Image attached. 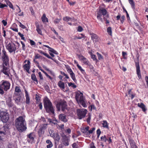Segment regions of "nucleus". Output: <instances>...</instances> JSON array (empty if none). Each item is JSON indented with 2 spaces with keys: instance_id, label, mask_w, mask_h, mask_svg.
Returning a JSON list of instances; mask_svg holds the SVG:
<instances>
[{
  "instance_id": "obj_1",
  "label": "nucleus",
  "mask_w": 148,
  "mask_h": 148,
  "mask_svg": "<svg viewBox=\"0 0 148 148\" xmlns=\"http://www.w3.org/2000/svg\"><path fill=\"white\" fill-rule=\"evenodd\" d=\"M15 125L17 130L20 132H22L27 129L25 119L22 116H19L16 119Z\"/></svg>"
},
{
  "instance_id": "obj_2",
  "label": "nucleus",
  "mask_w": 148,
  "mask_h": 148,
  "mask_svg": "<svg viewBox=\"0 0 148 148\" xmlns=\"http://www.w3.org/2000/svg\"><path fill=\"white\" fill-rule=\"evenodd\" d=\"M43 101L44 108L46 112L49 113L53 114L54 113V109L49 99L47 97H45Z\"/></svg>"
},
{
  "instance_id": "obj_3",
  "label": "nucleus",
  "mask_w": 148,
  "mask_h": 148,
  "mask_svg": "<svg viewBox=\"0 0 148 148\" xmlns=\"http://www.w3.org/2000/svg\"><path fill=\"white\" fill-rule=\"evenodd\" d=\"M75 99L78 103H80L84 107H86L87 106L86 103L85 99L83 96V94L80 91L77 92L75 97Z\"/></svg>"
},
{
  "instance_id": "obj_4",
  "label": "nucleus",
  "mask_w": 148,
  "mask_h": 148,
  "mask_svg": "<svg viewBox=\"0 0 148 148\" xmlns=\"http://www.w3.org/2000/svg\"><path fill=\"white\" fill-rule=\"evenodd\" d=\"M10 84L8 81H3L0 83V94L3 95L4 93V90L7 91L9 89L10 86Z\"/></svg>"
},
{
  "instance_id": "obj_5",
  "label": "nucleus",
  "mask_w": 148,
  "mask_h": 148,
  "mask_svg": "<svg viewBox=\"0 0 148 148\" xmlns=\"http://www.w3.org/2000/svg\"><path fill=\"white\" fill-rule=\"evenodd\" d=\"M1 67L2 69L1 71L5 75L9 77L10 74L9 63L2 64Z\"/></svg>"
},
{
  "instance_id": "obj_6",
  "label": "nucleus",
  "mask_w": 148,
  "mask_h": 148,
  "mask_svg": "<svg viewBox=\"0 0 148 148\" xmlns=\"http://www.w3.org/2000/svg\"><path fill=\"white\" fill-rule=\"evenodd\" d=\"M66 102L64 100L58 102L56 105L58 111H60L61 110L62 111H64L65 109H66Z\"/></svg>"
},
{
  "instance_id": "obj_7",
  "label": "nucleus",
  "mask_w": 148,
  "mask_h": 148,
  "mask_svg": "<svg viewBox=\"0 0 148 148\" xmlns=\"http://www.w3.org/2000/svg\"><path fill=\"white\" fill-rule=\"evenodd\" d=\"M0 117L3 123H5L9 119V114L6 111L0 110Z\"/></svg>"
},
{
  "instance_id": "obj_8",
  "label": "nucleus",
  "mask_w": 148,
  "mask_h": 148,
  "mask_svg": "<svg viewBox=\"0 0 148 148\" xmlns=\"http://www.w3.org/2000/svg\"><path fill=\"white\" fill-rule=\"evenodd\" d=\"M8 131V127L7 126H3L0 130V140H2L5 137L7 132Z\"/></svg>"
},
{
  "instance_id": "obj_9",
  "label": "nucleus",
  "mask_w": 148,
  "mask_h": 148,
  "mask_svg": "<svg viewBox=\"0 0 148 148\" xmlns=\"http://www.w3.org/2000/svg\"><path fill=\"white\" fill-rule=\"evenodd\" d=\"M6 47L10 53H15L16 50V47L15 45L13 43H9L7 45Z\"/></svg>"
},
{
  "instance_id": "obj_10",
  "label": "nucleus",
  "mask_w": 148,
  "mask_h": 148,
  "mask_svg": "<svg viewBox=\"0 0 148 148\" xmlns=\"http://www.w3.org/2000/svg\"><path fill=\"white\" fill-rule=\"evenodd\" d=\"M87 112V111L86 109H77V114L78 119H81L84 118Z\"/></svg>"
},
{
  "instance_id": "obj_11",
  "label": "nucleus",
  "mask_w": 148,
  "mask_h": 148,
  "mask_svg": "<svg viewBox=\"0 0 148 148\" xmlns=\"http://www.w3.org/2000/svg\"><path fill=\"white\" fill-rule=\"evenodd\" d=\"M1 58L3 61L2 64H9V59L7 52L3 49L2 50Z\"/></svg>"
},
{
  "instance_id": "obj_12",
  "label": "nucleus",
  "mask_w": 148,
  "mask_h": 148,
  "mask_svg": "<svg viewBox=\"0 0 148 148\" xmlns=\"http://www.w3.org/2000/svg\"><path fill=\"white\" fill-rule=\"evenodd\" d=\"M78 58L79 60L85 64L89 66L90 65V63L88 60L86 58L84 57L82 55H77Z\"/></svg>"
},
{
  "instance_id": "obj_13",
  "label": "nucleus",
  "mask_w": 148,
  "mask_h": 148,
  "mask_svg": "<svg viewBox=\"0 0 148 148\" xmlns=\"http://www.w3.org/2000/svg\"><path fill=\"white\" fill-rule=\"evenodd\" d=\"M27 136V141L29 143H32L34 140L35 135L34 132H32L28 134Z\"/></svg>"
},
{
  "instance_id": "obj_14",
  "label": "nucleus",
  "mask_w": 148,
  "mask_h": 148,
  "mask_svg": "<svg viewBox=\"0 0 148 148\" xmlns=\"http://www.w3.org/2000/svg\"><path fill=\"white\" fill-rule=\"evenodd\" d=\"M47 124H43L39 129L38 133L39 135L43 134L44 132V130L47 128Z\"/></svg>"
},
{
  "instance_id": "obj_15",
  "label": "nucleus",
  "mask_w": 148,
  "mask_h": 148,
  "mask_svg": "<svg viewBox=\"0 0 148 148\" xmlns=\"http://www.w3.org/2000/svg\"><path fill=\"white\" fill-rule=\"evenodd\" d=\"M135 65L136 68L137 74L138 78L139 79H140L141 77V75L140 70L139 63L138 62H136Z\"/></svg>"
},
{
  "instance_id": "obj_16",
  "label": "nucleus",
  "mask_w": 148,
  "mask_h": 148,
  "mask_svg": "<svg viewBox=\"0 0 148 148\" xmlns=\"http://www.w3.org/2000/svg\"><path fill=\"white\" fill-rule=\"evenodd\" d=\"M66 116V115L64 114H61L59 115L58 117L60 120L64 122H66L68 121Z\"/></svg>"
},
{
  "instance_id": "obj_17",
  "label": "nucleus",
  "mask_w": 148,
  "mask_h": 148,
  "mask_svg": "<svg viewBox=\"0 0 148 148\" xmlns=\"http://www.w3.org/2000/svg\"><path fill=\"white\" fill-rule=\"evenodd\" d=\"M91 39L94 42H97L99 40V38L98 37V36L96 34L92 33L90 34Z\"/></svg>"
},
{
  "instance_id": "obj_18",
  "label": "nucleus",
  "mask_w": 148,
  "mask_h": 148,
  "mask_svg": "<svg viewBox=\"0 0 148 148\" xmlns=\"http://www.w3.org/2000/svg\"><path fill=\"white\" fill-rule=\"evenodd\" d=\"M30 63V62L29 61H28L27 63L25 64L23 66L24 69L26 70V71L28 73H29Z\"/></svg>"
},
{
  "instance_id": "obj_19",
  "label": "nucleus",
  "mask_w": 148,
  "mask_h": 148,
  "mask_svg": "<svg viewBox=\"0 0 148 148\" xmlns=\"http://www.w3.org/2000/svg\"><path fill=\"white\" fill-rule=\"evenodd\" d=\"M89 128V127L88 126L85 127H83L81 129V132L84 133V134L86 135V136H88V131Z\"/></svg>"
},
{
  "instance_id": "obj_20",
  "label": "nucleus",
  "mask_w": 148,
  "mask_h": 148,
  "mask_svg": "<svg viewBox=\"0 0 148 148\" xmlns=\"http://www.w3.org/2000/svg\"><path fill=\"white\" fill-rule=\"evenodd\" d=\"M25 97H26V103L27 104H29L30 103V98L29 94L28 92L27 91L26 89L25 90Z\"/></svg>"
},
{
  "instance_id": "obj_21",
  "label": "nucleus",
  "mask_w": 148,
  "mask_h": 148,
  "mask_svg": "<svg viewBox=\"0 0 148 148\" xmlns=\"http://www.w3.org/2000/svg\"><path fill=\"white\" fill-rule=\"evenodd\" d=\"M99 12L101 13L103 16V17L107 13V12L106 9L103 8H101L99 9Z\"/></svg>"
},
{
  "instance_id": "obj_22",
  "label": "nucleus",
  "mask_w": 148,
  "mask_h": 148,
  "mask_svg": "<svg viewBox=\"0 0 148 148\" xmlns=\"http://www.w3.org/2000/svg\"><path fill=\"white\" fill-rule=\"evenodd\" d=\"M137 106L141 108L144 112H145L146 110L147 109L145 108V106L143 103H138L137 104Z\"/></svg>"
},
{
  "instance_id": "obj_23",
  "label": "nucleus",
  "mask_w": 148,
  "mask_h": 148,
  "mask_svg": "<svg viewBox=\"0 0 148 148\" xmlns=\"http://www.w3.org/2000/svg\"><path fill=\"white\" fill-rule=\"evenodd\" d=\"M15 101L16 103L18 105H20L22 102L21 96H18L15 98Z\"/></svg>"
},
{
  "instance_id": "obj_24",
  "label": "nucleus",
  "mask_w": 148,
  "mask_h": 148,
  "mask_svg": "<svg viewBox=\"0 0 148 148\" xmlns=\"http://www.w3.org/2000/svg\"><path fill=\"white\" fill-rule=\"evenodd\" d=\"M58 85V86L62 89H64L65 88L64 83L61 81H60L59 82Z\"/></svg>"
},
{
  "instance_id": "obj_25",
  "label": "nucleus",
  "mask_w": 148,
  "mask_h": 148,
  "mask_svg": "<svg viewBox=\"0 0 148 148\" xmlns=\"http://www.w3.org/2000/svg\"><path fill=\"white\" fill-rule=\"evenodd\" d=\"M36 30L37 31L38 33L39 34L42 35V32L41 29L39 27V25L37 23L36 25Z\"/></svg>"
},
{
  "instance_id": "obj_26",
  "label": "nucleus",
  "mask_w": 148,
  "mask_h": 148,
  "mask_svg": "<svg viewBox=\"0 0 148 148\" xmlns=\"http://www.w3.org/2000/svg\"><path fill=\"white\" fill-rule=\"evenodd\" d=\"M7 105L9 107H12L14 105V104L12 103L11 99H9L6 101Z\"/></svg>"
},
{
  "instance_id": "obj_27",
  "label": "nucleus",
  "mask_w": 148,
  "mask_h": 148,
  "mask_svg": "<svg viewBox=\"0 0 148 148\" xmlns=\"http://www.w3.org/2000/svg\"><path fill=\"white\" fill-rule=\"evenodd\" d=\"M129 142L132 148H137V147L135 145V142L133 140L130 139Z\"/></svg>"
},
{
  "instance_id": "obj_28",
  "label": "nucleus",
  "mask_w": 148,
  "mask_h": 148,
  "mask_svg": "<svg viewBox=\"0 0 148 148\" xmlns=\"http://www.w3.org/2000/svg\"><path fill=\"white\" fill-rule=\"evenodd\" d=\"M102 125L103 127L108 129H109L108 125V122L106 121H103Z\"/></svg>"
},
{
  "instance_id": "obj_29",
  "label": "nucleus",
  "mask_w": 148,
  "mask_h": 148,
  "mask_svg": "<svg viewBox=\"0 0 148 148\" xmlns=\"http://www.w3.org/2000/svg\"><path fill=\"white\" fill-rule=\"evenodd\" d=\"M103 15L102 14L99 12H98L97 13V19L99 20H100L101 22H103V18H101L102 16Z\"/></svg>"
},
{
  "instance_id": "obj_30",
  "label": "nucleus",
  "mask_w": 148,
  "mask_h": 148,
  "mask_svg": "<svg viewBox=\"0 0 148 148\" xmlns=\"http://www.w3.org/2000/svg\"><path fill=\"white\" fill-rule=\"evenodd\" d=\"M41 19L42 20V21L43 22H48V18L47 17H46V15L45 14H43L41 18Z\"/></svg>"
},
{
  "instance_id": "obj_31",
  "label": "nucleus",
  "mask_w": 148,
  "mask_h": 148,
  "mask_svg": "<svg viewBox=\"0 0 148 148\" xmlns=\"http://www.w3.org/2000/svg\"><path fill=\"white\" fill-rule=\"evenodd\" d=\"M77 66L78 69L79 70L82 74H85L86 73L84 70L82 68L81 66H80L78 64H77Z\"/></svg>"
},
{
  "instance_id": "obj_32",
  "label": "nucleus",
  "mask_w": 148,
  "mask_h": 148,
  "mask_svg": "<svg viewBox=\"0 0 148 148\" xmlns=\"http://www.w3.org/2000/svg\"><path fill=\"white\" fill-rule=\"evenodd\" d=\"M71 77L73 80L75 82H76L77 81L76 80L75 76V74L73 72L70 74Z\"/></svg>"
},
{
  "instance_id": "obj_33",
  "label": "nucleus",
  "mask_w": 148,
  "mask_h": 148,
  "mask_svg": "<svg viewBox=\"0 0 148 148\" xmlns=\"http://www.w3.org/2000/svg\"><path fill=\"white\" fill-rule=\"evenodd\" d=\"M31 78L32 80L36 82V83H35L36 84H37L38 83V82L36 77L34 74H33L32 75Z\"/></svg>"
},
{
  "instance_id": "obj_34",
  "label": "nucleus",
  "mask_w": 148,
  "mask_h": 148,
  "mask_svg": "<svg viewBox=\"0 0 148 148\" xmlns=\"http://www.w3.org/2000/svg\"><path fill=\"white\" fill-rule=\"evenodd\" d=\"M84 36L82 34H79L77 36H76L75 37V39H82L84 38Z\"/></svg>"
},
{
  "instance_id": "obj_35",
  "label": "nucleus",
  "mask_w": 148,
  "mask_h": 148,
  "mask_svg": "<svg viewBox=\"0 0 148 148\" xmlns=\"http://www.w3.org/2000/svg\"><path fill=\"white\" fill-rule=\"evenodd\" d=\"M95 127H92V128L91 129L89 130L88 131V136L90 137V134H92L93 133V132L95 130Z\"/></svg>"
},
{
  "instance_id": "obj_36",
  "label": "nucleus",
  "mask_w": 148,
  "mask_h": 148,
  "mask_svg": "<svg viewBox=\"0 0 148 148\" xmlns=\"http://www.w3.org/2000/svg\"><path fill=\"white\" fill-rule=\"evenodd\" d=\"M129 3L131 5L132 8L134 9L135 8V3L133 0H129Z\"/></svg>"
},
{
  "instance_id": "obj_37",
  "label": "nucleus",
  "mask_w": 148,
  "mask_h": 148,
  "mask_svg": "<svg viewBox=\"0 0 148 148\" xmlns=\"http://www.w3.org/2000/svg\"><path fill=\"white\" fill-rule=\"evenodd\" d=\"M66 67L67 71L69 74L73 72L69 66H66Z\"/></svg>"
},
{
  "instance_id": "obj_38",
  "label": "nucleus",
  "mask_w": 148,
  "mask_h": 148,
  "mask_svg": "<svg viewBox=\"0 0 148 148\" xmlns=\"http://www.w3.org/2000/svg\"><path fill=\"white\" fill-rule=\"evenodd\" d=\"M5 1L7 2V4H8V5H9V6L10 8H11L13 10H14L13 5L10 2L8 1V0H5Z\"/></svg>"
},
{
  "instance_id": "obj_39",
  "label": "nucleus",
  "mask_w": 148,
  "mask_h": 148,
  "mask_svg": "<svg viewBox=\"0 0 148 148\" xmlns=\"http://www.w3.org/2000/svg\"><path fill=\"white\" fill-rule=\"evenodd\" d=\"M89 53L90 54L91 58L93 59L94 60H97L96 58V56L95 55L93 54L91 52H89Z\"/></svg>"
},
{
  "instance_id": "obj_40",
  "label": "nucleus",
  "mask_w": 148,
  "mask_h": 148,
  "mask_svg": "<svg viewBox=\"0 0 148 148\" xmlns=\"http://www.w3.org/2000/svg\"><path fill=\"white\" fill-rule=\"evenodd\" d=\"M107 31L108 34L110 35L111 36L112 34V31L111 28L110 27H109L107 29Z\"/></svg>"
},
{
  "instance_id": "obj_41",
  "label": "nucleus",
  "mask_w": 148,
  "mask_h": 148,
  "mask_svg": "<svg viewBox=\"0 0 148 148\" xmlns=\"http://www.w3.org/2000/svg\"><path fill=\"white\" fill-rule=\"evenodd\" d=\"M100 138L102 141L104 142H106L107 140H108L106 135L102 136Z\"/></svg>"
},
{
  "instance_id": "obj_42",
  "label": "nucleus",
  "mask_w": 148,
  "mask_h": 148,
  "mask_svg": "<svg viewBox=\"0 0 148 148\" xmlns=\"http://www.w3.org/2000/svg\"><path fill=\"white\" fill-rule=\"evenodd\" d=\"M15 91L18 93L20 92L21 91L19 87L16 86L15 87Z\"/></svg>"
},
{
  "instance_id": "obj_43",
  "label": "nucleus",
  "mask_w": 148,
  "mask_h": 148,
  "mask_svg": "<svg viewBox=\"0 0 148 148\" xmlns=\"http://www.w3.org/2000/svg\"><path fill=\"white\" fill-rule=\"evenodd\" d=\"M63 19L65 21L68 22L70 21V20L71 19V18L68 16H66L63 18Z\"/></svg>"
},
{
  "instance_id": "obj_44",
  "label": "nucleus",
  "mask_w": 148,
  "mask_h": 148,
  "mask_svg": "<svg viewBox=\"0 0 148 148\" xmlns=\"http://www.w3.org/2000/svg\"><path fill=\"white\" fill-rule=\"evenodd\" d=\"M88 117L87 119V121L88 123H90V121L91 119V114L90 113H89L88 114Z\"/></svg>"
},
{
  "instance_id": "obj_45",
  "label": "nucleus",
  "mask_w": 148,
  "mask_h": 148,
  "mask_svg": "<svg viewBox=\"0 0 148 148\" xmlns=\"http://www.w3.org/2000/svg\"><path fill=\"white\" fill-rule=\"evenodd\" d=\"M61 18H56L54 21V23L55 24L58 23L61 21Z\"/></svg>"
},
{
  "instance_id": "obj_46",
  "label": "nucleus",
  "mask_w": 148,
  "mask_h": 148,
  "mask_svg": "<svg viewBox=\"0 0 148 148\" xmlns=\"http://www.w3.org/2000/svg\"><path fill=\"white\" fill-rule=\"evenodd\" d=\"M108 17V15H106L105 16L103 17V19L106 21V24H108L109 23V21L107 20V18Z\"/></svg>"
},
{
  "instance_id": "obj_47",
  "label": "nucleus",
  "mask_w": 148,
  "mask_h": 148,
  "mask_svg": "<svg viewBox=\"0 0 148 148\" xmlns=\"http://www.w3.org/2000/svg\"><path fill=\"white\" fill-rule=\"evenodd\" d=\"M18 34L21 38V39L25 40V37H24V35L23 34H21L20 32H18Z\"/></svg>"
},
{
  "instance_id": "obj_48",
  "label": "nucleus",
  "mask_w": 148,
  "mask_h": 148,
  "mask_svg": "<svg viewBox=\"0 0 148 148\" xmlns=\"http://www.w3.org/2000/svg\"><path fill=\"white\" fill-rule=\"evenodd\" d=\"M97 54L98 56V59L99 60H101L103 59V56H102L99 54V53L97 52Z\"/></svg>"
},
{
  "instance_id": "obj_49",
  "label": "nucleus",
  "mask_w": 148,
  "mask_h": 148,
  "mask_svg": "<svg viewBox=\"0 0 148 148\" xmlns=\"http://www.w3.org/2000/svg\"><path fill=\"white\" fill-rule=\"evenodd\" d=\"M125 16L124 15H123L121 16V18L120 19V21L122 23H123V22H124V21L125 19Z\"/></svg>"
},
{
  "instance_id": "obj_50",
  "label": "nucleus",
  "mask_w": 148,
  "mask_h": 148,
  "mask_svg": "<svg viewBox=\"0 0 148 148\" xmlns=\"http://www.w3.org/2000/svg\"><path fill=\"white\" fill-rule=\"evenodd\" d=\"M63 141L67 140H69V138L66 135H64L63 136Z\"/></svg>"
},
{
  "instance_id": "obj_51",
  "label": "nucleus",
  "mask_w": 148,
  "mask_h": 148,
  "mask_svg": "<svg viewBox=\"0 0 148 148\" xmlns=\"http://www.w3.org/2000/svg\"><path fill=\"white\" fill-rule=\"evenodd\" d=\"M90 148H96L95 146L94 145V144L93 143H91L90 144Z\"/></svg>"
},
{
  "instance_id": "obj_52",
  "label": "nucleus",
  "mask_w": 148,
  "mask_h": 148,
  "mask_svg": "<svg viewBox=\"0 0 148 148\" xmlns=\"http://www.w3.org/2000/svg\"><path fill=\"white\" fill-rule=\"evenodd\" d=\"M19 26L21 28L23 29H25L26 28V27L24 25L22 24L21 22H19Z\"/></svg>"
},
{
  "instance_id": "obj_53",
  "label": "nucleus",
  "mask_w": 148,
  "mask_h": 148,
  "mask_svg": "<svg viewBox=\"0 0 148 148\" xmlns=\"http://www.w3.org/2000/svg\"><path fill=\"white\" fill-rule=\"evenodd\" d=\"M66 132V133H67L68 134H70L71 132V130L69 128H68L65 131Z\"/></svg>"
},
{
  "instance_id": "obj_54",
  "label": "nucleus",
  "mask_w": 148,
  "mask_h": 148,
  "mask_svg": "<svg viewBox=\"0 0 148 148\" xmlns=\"http://www.w3.org/2000/svg\"><path fill=\"white\" fill-rule=\"evenodd\" d=\"M7 7V5L5 4H3L2 3H0V8H3L5 7Z\"/></svg>"
},
{
  "instance_id": "obj_55",
  "label": "nucleus",
  "mask_w": 148,
  "mask_h": 148,
  "mask_svg": "<svg viewBox=\"0 0 148 148\" xmlns=\"http://www.w3.org/2000/svg\"><path fill=\"white\" fill-rule=\"evenodd\" d=\"M39 77L41 79H43V77L42 76V74L40 72H39L38 73Z\"/></svg>"
},
{
  "instance_id": "obj_56",
  "label": "nucleus",
  "mask_w": 148,
  "mask_h": 148,
  "mask_svg": "<svg viewBox=\"0 0 148 148\" xmlns=\"http://www.w3.org/2000/svg\"><path fill=\"white\" fill-rule=\"evenodd\" d=\"M77 30L79 32H81L83 30V29L81 27L79 26L78 27Z\"/></svg>"
},
{
  "instance_id": "obj_57",
  "label": "nucleus",
  "mask_w": 148,
  "mask_h": 148,
  "mask_svg": "<svg viewBox=\"0 0 148 148\" xmlns=\"http://www.w3.org/2000/svg\"><path fill=\"white\" fill-rule=\"evenodd\" d=\"M21 43L22 45V49L23 50H25V44L23 42L21 41Z\"/></svg>"
},
{
  "instance_id": "obj_58",
  "label": "nucleus",
  "mask_w": 148,
  "mask_h": 148,
  "mask_svg": "<svg viewBox=\"0 0 148 148\" xmlns=\"http://www.w3.org/2000/svg\"><path fill=\"white\" fill-rule=\"evenodd\" d=\"M64 145L66 146H68L69 145L68 140L63 141Z\"/></svg>"
},
{
  "instance_id": "obj_59",
  "label": "nucleus",
  "mask_w": 148,
  "mask_h": 148,
  "mask_svg": "<svg viewBox=\"0 0 148 148\" xmlns=\"http://www.w3.org/2000/svg\"><path fill=\"white\" fill-rule=\"evenodd\" d=\"M45 56L47 58H48L51 59L52 60H53V59L52 58L51 56H50L48 54H47V53H46V54H45Z\"/></svg>"
},
{
  "instance_id": "obj_60",
  "label": "nucleus",
  "mask_w": 148,
  "mask_h": 148,
  "mask_svg": "<svg viewBox=\"0 0 148 148\" xmlns=\"http://www.w3.org/2000/svg\"><path fill=\"white\" fill-rule=\"evenodd\" d=\"M30 43L31 45H35V42L33 40H30Z\"/></svg>"
},
{
  "instance_id": "obj_61",
  "label": "nucleus",
  "mask_w": 148,
  "mask_h": 148,
  "mask_svg": "<svg viewBox=\"0 0 148 148\" xmlns=\"http://www.w3.org/2000/svg\"><path fill=\"white\" fill-rule=\"evenodd\" d=\"M90 107L91 108V109H93L96 110V108L95 106V105L93 104H92L90 105Z\"/></svg>"
},
{
  "instance_id": "obj_62",
  "label": "nucleus",
  "mask_w": 148,
  "mask_h": 148,
  "mask_svg": "<svg viewBox=\"0 0 148 148\" xmlns=\"http://www.w3.org/2000/svg\"><path fill=\"white\" fill-rule=\"evenodd\" d=\"M121 16V15L119 13L118 14V15L116 16V20H119Z\"/></svg>"
},
{
  "instance_id": "obj_63",
  "label": "nucleus",
  "mask_w": 148,
  "mask_h": 148,
  "mask_svg": "<svg viewBox=\"0 0 148 148\" xmlns=\"http://www.w3.org/2000/svg\"><path fill=\"white\" fill-rule=\"evenodd\" d=\"M53 146V144L52 143H50L49 144L47 145V148H50Z\"/></svg>"
},
{
  "instance_id": "obj_64",
  "label": "nucleus",
  "mask_w": 148,
  "mask_h": 148,
  "mask_svg": "<svg viewBox=\"0 0 148 148\" xmlns=\"http://www.w3.org/2000/svg\"><path fill=\"white\" fill-rule=\"evenodd\" d=\"M2 22L4 26H5L7 24V22L6 21H5L4 20H3L2 21Z\"/></svg>"
}]
</instances>
